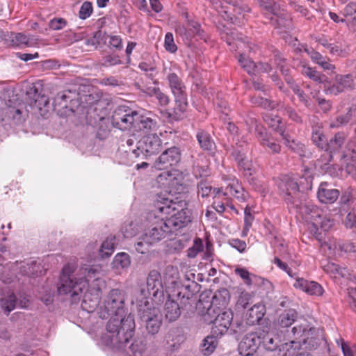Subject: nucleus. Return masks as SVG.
I'll use <instances>...</instances> for the list:
<instances>
[{
    "label": "nucleus",
    "instance_id": "nucleus-60",
    "mask_svg": "<svg viewBox=\"0 0 356 356\" xmlns=\"http://www.w3.org/2000/svg\"><path fill=\"white\" fill-rule=\"evenodd\" d=\"M67 24V22L64 18H54L49 22V26L51 29L58 31L64 28Z\"/></svg>",
    "mask_w": 356,
    "mask_h": 356
},
{
    "label": "nucleus",
    "instance_id": "nucleus-20",
    "mask_svg": "<svg viewBox=\"0 0 356 356\" xmlns=\"http://www.w3.org/2000/svg\"><path fill=\"white\" fill-rule=\"evenodd\" d=\"M296 289H300L310 296H321L323 289L318 283L314 281H308L304 278L296 277L293 284Z\"/></svg>",
    "mask_w": 356,
    "mask_h": 356
},
{
    "label": "nucleus",
    "instance_id": "nucleus-11",
    "mask_svg": "<svg viewBox=\"0 0 356 356\" xmlns=\"http://www.w3.org/2000/svg\"><path fill=\"white\" fill-rule=\"evenodd\" d=\"M138 118L139 115L137 111L122 105L114 111L111 117V124L120 130H129Z\"/></svg>",
    "mask_w": 356,
    "mask_h": 356
},
{
    "label": "nucleus",
    "instance_id": "nucleus-30",
    "mask_svg": "<svg viewBox=\"0 0 356 356\" xmlns=\"http://www.w3.org/2000/svg\"><path fill=\"white\" fill-rule=\"evenodd\" d=\"M298 313L293 309L285 310L280 314L277 318V325L283 328L289 327L296 321Z\"/></svg>",
    "mask_w": 356,
    "mask_h": 356
},
{
    "label": "nucleus",
    "instance_id": "nucleus-42",
    "mask_svg": "<svg viewBox=\"0 0 356 356\" xmlns=\"http://www.w3.org/2000/svg\"><path fill=\"white\" fill-rule=\"evenodd\" d=\"M339 244L341 242L337 241L336 240H330L321 243V248H323L325 252L328 251L327 254L332 257L341 256L342 252L339 250Z\"/></svg>",
    "mask_w": 356,
    "mask_h": 356
},
{
    "label": "nucleus",
    "instance_id": "nucleus-8",
    "mask_svg": "<svg viewBox=\"0 0 356 356\" xmlns=\"http://www.w3.org/2000/svg\"><path fill=\"white\" fill-rule=\"evenodd\" d=\"M79 94L70 90L58 93L54 99V111L59 115H69L80 106Z\"/></svg>",
    "mask_w": 356,
    "mask_h": 356
},
{
    "label": "nucleus",
    "instance_id": "nucleus-38",
    "mask_svg": "<svg viewBox=\"0 0 356 356\" xmlns=\"http://www.w3.org/2000/svg\"><path fill=\"white\" fill-rule=\"evenodd\" d=\"M304 47V51L306 52L312 59V60L321 67H334L330 64H328L325 60L323 56L314 51L313 48H309L307 46H302Z\"/></svg>",
    "mask_w": 356,
    "mask_h": 356
},
{
    "label": "nucleus",
    "instance_id": "nucleus-2",
    "mask_svg": "<svg viewBox=\"0 0 356 356\" xmlns=\"http://www.w3.org/2000/svg\"><path fill=\"white\" fill-rule=\"evenodd\" d=\"M124 301V291L113 289L98 312L101 318H109L106 325L108 334L104 337L106 344L119 350L126 348L136 327L134 316L125 314Z\"/></svg>",
    "mask_w": 356,
    "mask_h": 356
},
{
    "label": "nucleus",
    "instance_id": "nucleus-57",
    "mask_svg": "<svg viewBox=\"0 0 356 356\" xmlns=\"http://www.w3.org/2000/svg\"><path fill=\"white\" fill-rule=\"evenodd\" d=\"M10 38L12 46H19L23 44H28L29 42L27 37L21 33H11Z\"/></svg>",
    "mask_w": 356,
    "mask_h": 356
},
{
    "label": "nucleus",
    "instance_id": "nucleus-33",
    "mask_svg": "<svg viewBox=\"0 0 356 356\" xmlns=\"http://www.w3.org/2000/svg\"><path fill=\"white\" fill-rule=\"evenodd\" d=\"M197 140L200 147L204 150L211 152L215 147V143L210 134L204 130H199L196 135Z\"/></svg>",
    "mask_w": 356,
    "mask_h": 356
},
{
    "label": "nucleus",
    "instance_id": "nucleus-13",
    "mask_svg": "<svg viewBox=\"0 0 356 356\" xmlns=\"http://www.w3.org/2000/svg\"><path fill=\"white\" fill-rule=\"evenodd\" d=\"M137 149H133V154L138 158L143 154L147 157L159 153L162 149V141L157 134H147L139 143Z\"/></svg>",
    "mask_w": 356,
    "mask_h": 356
},
{
    "label": "nucleus",
    "instance_id": "nucleus-16",
    "mask_svg": "<svg viewBox=\"0 0 356 356\" xmlns=\"http://www.w3.org/2000/svg\"><path fill=\"white\" fill-rule=\"evenodd\" d=\"M213 192L216 195H222L223 196H227L230 194L239 202L245 201L248 196L247 193L245 192L241 184L235 178L229 179L225 188L224 186H221L220 188H215Z\"/></svg>",
    "mask_w": 356,
    "mask_h": 356
},
{
    "label": "nucleus",
    "instance_id": "nucleus-46",
    "mask_svg": "<svg viewBox=\"0 0 356 356\" xmlns=\"http://www.w3.org/2000/svg\"><path fill=\"white\" fill-rule=\"evenodd\" d=\"M40 266L36 261H32L21 266L20 270L23 275L28 276L38 275Z\"/></svg>",
    "mask_w": 356,
    "mask_h": 356
},
{
    "label": "nucleus",
    "instance_id": "nucleus-44",
    "mask_svg": "<svg viewBox=\"0 0 356 356\" xmlns=\"http://www.w3.org/2000/svg\"><path fill=\"white\" fill-rule=\"evenodd\" d=\"M147 94L149 96L155 97L161 106H165L169 103L168 97L163 93L159 88L153 87L148 88Z\"/></svg>",
    "mask_w": 356,
    "mask_h": 356
},
{
    "label": "nucleus",
    "instance_id": "nucleus-7",
    "mask_svg": "<svg viewBox=\"0 0 356 356\" xmlns=\"http://www.w3.org/2000/svg\"><path fill=\"white\" fill-rule=\"evenodd\" d=\"M160 213L154 209L149 213L147 217V222L144 225L145 229L142 236L152 245L159 242L170 233V229L165 227L164 218L158 215Z\"/></svg>",
    "mask_w": 356,
    "mask_h": 356
},
{
    "label": "nucleus",
    "instance_id": "nucleus-26",
    "mask_svg": "<svg viewBox=\"0 0 356 356\" xmlns=\"http://www.w3.org/2000/svg\"><path fill=\"white\" fill-rule=\"evenodd\" d=\"M266 312L265 307L261 304H255L247 312L245 319L249 325H254L259 323L264 317Z\"/></svg>",
    "mask_w": 356,
    "mask_h": 356
},
{
    "label": "nucleus",
    "instance_id": "nucleus-35",
    "mask_svg": "<svg viewBox=\"0 0 356 356\" xmlns=\"http://www.w3.org/2000/svg\"><path fill=\"white\" fill-rule=\"evenodd\" d=\"M218 345V340L214 336H207L202 341L200 346V351L204 355L212 354Z\"/></svg>",
    "mask_w": 356,
    "mask_h": 356
},
{
    "label": "nucleus",
    "instance_id": "nucleus-59",
    "mask_svg": "<svg viewBox=\"0 0 356 356\" xmlns=\"http://www.w3.org/2000/svg\"><path fill=\"white\" fill-rule=\"evenodd\" d=\"M164 47L168 51L171 53H175L177 50V47L174 42L172 33L169 32L166 33Z\"/></svg>",
    "mask_w": 356,
    "mask_h": 356
},
{
    "label": "nucleus",
    "instance_id": "nucleus-14",
    "mask_svg": "<svg viewBox=\"0 0 356 356\" xmlns=\"http://www.w3.org/2000/svg\"><path fill=\"white\" fill-rule=\"evenodd\" d=\"M264 335V330L261 329L245 334L238 345L240 354L244 356L252 355L261 344Z\"/></svg>",
    "mask_w": 356,
    "mask_h": 356
},
{
    "label": "nucleus",
    "instance_id": "nucleus-21",
    "mask_svg": "<svg viewBox=\"0 0 356 356\" xmlns=\"http://www.w3.org/2000/svg\"><path fill=\"white\" fill-rule=\"evenodd\" d=\"M138 316L143 323L147 322V318L152 319L161 318V312L158 307H154L152 302L145 300L144 304L138 306Z\"/></svg>",
    "mask_w": 356,
    "mask_h": 356
},
{
    "label": "nucleus",
    "instance_id": "nucleus-4",
    "mask_svg": "<svg viewBox=\"0 0 356 356\" xmlns=\"http://www.w3.org/2000/svg\"><path fill=\"white\" fill-rule=\"evenodd\" d=\"M216 29L221 39L230 47V50L242 49L241 52L239 51L238 55L235 56L241 67H257L253 59L247 54V53L250 54L255 47V45L249 42L247 37H242V35L239 34L236 29L229 28L221 23L216 25Z\"/></svg>",
    "mask_w": 356,
    "mask_h": 356
},
{
    "label": "nucleus",
    "instance_id": "nucleus-25",
    "mask_svg": "<svg viewBox=\"0 0 356 356\" xmlns=\"http://www.w3.org/2000/svg\"><path fill=\"white\" fill-rule=\"evenodd\" d=\"M175 97V107L172 109H170L168 111L169 116L174 120H179L182 114L186 111L188 102L186 94L184 95H179Z\"/></svg>",
    "mask_w": 356,
    "mask_h": 356
},
{
    "label": "nucleus",
    "instance_id": "nucleus-62",
    "mask_svg": "<svg viewBox=\"0 0 356 356\" xmlns=\"http://www.w3.org/2000/svg\"><path fill=\"white\" fill-rule=\"evenodd\" d=\"M309 122L312 127V136L323 132V124L316 117H312Z\"/></svg>",
    "mask_w": 356,
    "mask_h": 356
},
{
    "label": "nucleus",
    "instance_id": "nucleus-40",
    "mask_svg": "<svg viewBox=\"0 0 356 356\" xmlns=\"http://www.w3.org/2000/svg\"><path fill=\"white\" fill-rule=\"evenodd\" d=\"M284 10L280 8L276 14L269 17L270 24L275 29H280L286 26V15L284 13Z\"/></svg>",
    "mask_w": 356,
    "mask_h": 356
},
{
    "label": "nucleus",
    "instance_id": "nucleus-63",
    "mask_svg": "<svg viewBox=\"0 0 356 356\" xmlns=\"http://www.w3.org/2000/svg\"><path fill=\"white\" fill-rule=\"evenodd\" d=\"M145 346L146 344L143 339H137L129 346V349L133 353H141L145 351Z\"/></svg>",
    "mask_w": 356,
    "mask_h": 356
},
{
    "label": "nucleus",
    "instance_id": "nucleus-22",
    "mask_svg": "<svg viewBox=\"0 0 356 356\" xmlns=\"http://www.w3.org/2000/svg\"><path fill=\"white\" fill-rule=\"evenodd\" d=\"M332 159L333 154L327 150H325L316 160L315 167L321 170L323 173H328L331 176H334L336 174L335 168L330 163Z\"/></svg>",
    "mask_w": 356,
    "mask_h": 356
},
{
    "label": "nucleus",
    "instance_id": "nucleus-18",
    "mask_svg": "<svg viewBox=\"0 0 356 356\" xmlns=\"http://www.w3.org/2000/svg\"><path fill=\"white\" fill-rule=\"evenodd\" d=\"M314 217L315 218L312 221L309 229L314 233L316 238L321 241L323 240L322 232H326L329 231L332 228L333 222L330 219L323 216L321 211L318 214H315Z\"/></svg>",
    "mask_w": 356,
    "mask_h": 356
},
{
    "label": "nucleus",
    "instance_id": "nucleus-45",
    "mask_svg": "<svg viewBox=\"0 0 356 356\" xmlns=\"http://www.w3.org/2000/svg\"><path fill=\"white\" fill-rule=\"evenodd\" d=\"M355 110V107H350L346 114L338 116L336 120L330 124V127L335 128L346 124L351 119L353 111Z\"/></svg>",
    "mask_w": 356,
    "mask_h": 356
},
{
    "label": "nucleus",
    "instance_id": "nucleus-15",
    "mask_svg": "<svg viewBox=\"0 0 356 356\" xmlns=\"http://www.w3.org/2000/svg\"><path fill=\"white\" fill-rule=\"evenodd\" d=\"M26 94L29 97V104L34 111L39 113L42 116L45 115L48 112L49 97L39 93L35 86L31 87Z\"/></svg>",
    "mask_w": 356,
    "mask_h": 356
},
{
    "label": "nucleus",
    "instance_id": "nucleus-48",
    "mask_svg": "<svg viewBox=\"0 0 356 356\" xmlns=\"http://www.w3.org/2000/svg\"><path fill=\"white\" fill-rule=\"evenodd\" d=\"M261 344L268 350H274L278 346L277 342L275 341L272 335L264 331V335L261 339Z\"/></svg>",
    "mask_w": 356,
    "mask_h": 356
},
{
    "label": "nucleus",
    "instance_id": "nucleus-61",
    "mask_svg": "<svg viewBox=\"0 0 356 356\" xmlns=\"http://www.w3.org/2000/svg\"><path fill=\"white\" fill-rule=\"evenodd\" d=\"M312 140L318 148L325 149L327 143L325 136L323 132L312 136Z\"/></svg>",
    "mask_w": 356,
    "mask_h": 356
},
{
    "label": "nucleus",
    "instance_id": "nucleus-47",
    "mask_svg": "<svg viewBox=\"0 0 356 356\" xmlns=\"http://www.w3.org/2000/svg\"><path fill=\"white\" fill-rule=\"evenodd\" d=\"M213 189L211 186L206 181H201L197 185V193L199 195H201L202 197H206L209 196V194H214V197H216L218 195L213 192Z\"/></svg>",
    "mask_w": 356,
    "mask_h": 356
},
{
    "label": "nucleus",
    "instance_id": "nucleus-19",
    "mask_svg": "<svg viewBox=\"0 0 356 356\" xmlns=\"http://www.w3.org/2000/svg\"><path fill=\"white\" fill-rule=\"evenodd\" d=\"M257 138L264 148H268L273 153H279L281 150V146L277 143L276 140L268 134L265 129L257 126Z\"/></svg>",
    "mask_w": 356,
    "mask_h": 356
},
{
    "label": "nucleus",
    "instance_id": "nucleus-52",
    "mask_svg": "<svg viewBox=\"0 0 356 356\" xmlns=\"http://www.w3.org/2000/svg\"><path fill=\"white\" fill-rule=\"evenodd\" d=\"M236 275L240 276L244 281L245 284L250 286L252 283L253 278H255V275L249 273V271L244 268H236L235 269Z\"/></svg>",
    "mask_w": 356,
    "mask_h": 356
},
{
    "label": "nucleus",
    "instance_id": "nucleus-32",
    "mask_svg": "<svg viewBox=\"0 0 356 356\" xmlns=\"http://www.w3.org/2000/svg\"><path fill=\"white\" fill-rule=\"evenodd\" d=\"M232 155L241 169L251 174L252 164L247 159L245 152L242 149L238 148L234 149Z\"/></svg>",
    "mask_w": 356,
    "mask_h": 356
},
{
    "label": "nucleus",
    "instance_id": "nucleus-24",
    "mask_svg": "<svg viewBox=\"0 0 356 356\" xmlns=\"http://www.w3.org/2000/svg\"><path fill=\"white\" fill-rule=\"evenodd\" d=\"M282 136L284 140L285 145L292 151L296 152L300 156L309 158L312 156L311 152H309L303 144L291 138L284 132H282Z\"/></svg>",
    "mask_w": 356,
    "mask_h": 356
},
{
    "label": "nucleus",
    "instance_id": "nucleus-55",
    "mask_svg": "<svg viewBox=\"0 0 356 356\" xmlns=\"http://www.w3.org/2000/svg\"><path fill=\"white\" fill-rule=\"evenodd\" d=\"M202 249L203 243L202 240L197 238L194 241L193 246L188 248L187 255L190 258H194Z\"/></svg>",
    "mask_w": 356,
    "mask_h": 356
},
{
    "label": "nucleus",
    "instance_id": "nucleus-31",
    "mask_svg": "<svg viewBox=\"0 0 356 356\" xmlns=\"http://www.w3.org/2000/svg\"><path fill=\"white\" fill-rule=\"evenodd\" d=\"M168 80L169 86L175 96L186 94L184 83L176 74H170L168 76Z\"/></svg>",
    "mask_w": 356,
    "mask_h": 356
},
{
    "label": "nucleus",
    "instance_id": "nucleus-28",
    "mask_svg": "<svg viewBox=\"0 0 356 356\" xmlns=\"http://www.w3.org/2000/svg\"><path fill=\"white\" fill-rule=\"evenodd\" d=\"M347 136L343 132L337 133L326 144L324 150H327L333 154L338 152L346 140Z\"/></svg>",
    "mask_w": 356,
    "mask_h": 356
},
{
    "label": "nucleus",
    "instance_id": "nucleus-43",
    "mask_svg": "<svg viewBox=\"0 0 356 356\" xmlns=\"http://www.w3.org/2000/svg\"><path fill=\"white\" fill-rule=\"evenodd\" d=\"M299 209L303 218L311 222L315 218L314 216L320 211L317 207L307 204L300 205Z\"/></svg>",
    "mask_w": 356,
    "mask_h": 356
},
{
    "label": "nucleus",
    "instance_id": "nucleus-23",
    "mask_svg": "<svg viewBox=\"0 0 356 356\" xmlns=\"http://www.w3.org/2000/svg\"><path fill=\"white\" fill-rule=\"evenodd\" d=\"M339 195V191L337 189L330 188L326 182L321 183L317 193V197L319 201L325 204H331L334 202Z\"/></svg>",
    "mask_w": 356,
    "mask_h": 356
},
{
    "label": "nucleus",
    "instance_id": "nucleus-54",
    "mask_svg": "<svg viewBox=\"0 0 356 356\" xmlns=\"http://www.w3.org/2000/svg\"><path fill=\"white\" fill-rule=\"evenodd\" d=\"M302 73L315 81L323 82L326 81V77L321 75L315 68H304Z\"/></svg>",
    "mask_w": 356,
    "mask_h": 356
},
{
    "label": "nucleus",
    "instance_id": "nucleus-56",
    "mask_svg": "<svg viewBox=\"0 0 356 356\" xmlns=\"http://www.w3.org/2000/svg\"><path fill=\"white\" fill-rule=\"evenodd\" d=\"M110 33H108L107 29L104 30H97L94 33L93 40L95 42H92L93 44L97 43V44H100L102 43L106 44V40L108 38Z\"/></svg>",
    "mask_w": 356,
    "mask_h": 356
},
{
    "label": "nucleus",
    "instance_id": "nucleus-37",
    "mask_svg": "<svg viewBox=\"0 0 356 356\" xmlns=\"http://www.w3.org/2000/svg\"><path fill=\"white\" fill-rule=\"evenodd\" d=\"M131 264V260L129 254L125 252L117 254L113 261L112 267L116 270L127 268Z\"/></svg>",
    "mask_w": 356,
    "mask_h": 356
},
{
    "label": "nucleus",
    "instance_id": "nucleus-27",
    "mask_svg": "<svg viewBox=\"0 0 356 356\" xmlns=\"http://www.w3.org/2000/svg\"><path fill=\"white\" fill-rule=\"evenodd\" d=\"M164 314L169 322L177 321L181 315L179 304L172 300H168L164 306Z\"/></svg>",
    "mask_w": 356,
    "mask_h": 356
},
{
    "label": "nucleus",
    "instance_id": "nucleus-49",
    "mask_svg": "<svg viewBox=\"0 0 356 356\" xmlns=\"http://www.w3.org/2000/svg\"><path fill=\"white\" fill-rule=\"evenodd\" d=\"M147 322H145L144 323L145 324V326H146V329L148 332V333L151 334H156L159 330H160V327L161 326V323H162V320L161 318L160 319H152L151 321H149L150 318H147Z\"/></svg>",
    "mask_w": 356,
    "mask_h": 356
},
{
    "label": "nucleus",
    "instance_id": "nucleus-9",
    "mask_svg": "<svg viewBox=\"0 0 356 356\" xmlns=\"http://www.w3.org/2000/svg\"><path fill=\"white\" fill-rule=\"evenodd\" d=\"M140 291L145 299H147L149 296H152L156 301H162L164 291L161 273L156 270H151L147 275L145 284L140 288Z\"/></svg>",
    "mask_w": 356,
    "mask_h": 356
},
{
    "label": "nucleus",
    "instance_id": "nucleus-29",
    "mask_svg": "<svg viewBox=\"0 0 356 356\" xmlns=\"http://www.w3.org/2000/svg\"><path fill=\"white\" fill-rule=\"evenodd\" d=\"M257 3L263 15L270 17L276 14L281 8L275 0H257Z\"/></svg>",
    "mask_w": 356,
    "mask_h": 356
},
{
    "label": "nucleus",
    "instance_id": "nucleus-58",
    "mask_svg": "<svg viewBox=\"0 0 356 356\" xmlns=\"http://www.w3.org/2000/svg\"><path fill=\"white\" fill-rule=\"evenodd\" d=\"M244 213V227L242 232L243 236H245L248 234V232H249L254 220L253 216L250 213V211L248 209H245Z\"/></svg>",
    "mask_w": 356,
    "mask_h": 356
},
{
    "label": "nucleus",
    "instance_id": "nucleus-51",
    "mask_svg": "<svg viewBox=\"0 0 356 356\" xmlns=\"http://www.w3.org/2000/svg\"><path fill=\"white\" fill-rule=\"evenodd\" d=\"M265 121L267 122V124L271 127L273 129L280 133L282 135V132L284 131H283L282 127L283 124L281 121V119L275 116V118H272L271 116H266Z\"/></svg>",
    "mask_w": 356,
    "mask_h": 356
},
{
    "label": "nucleus",
    "instance_id": "nucleus-10",
    "mask_svg": "<svg viewBox=\"0 0 356 356\" xmlns=\"http://www.w3.org/2000/svg\"><path fill=\"white\" fill-rule=\"evenodd\" d=\"M204 321L207 324H213L215 332L220 334L227 332L233 319V314L231 310L216 311L211 305L207 312L203 315Z\"/></svg>",
    "mask_w": 356,
    "mask_h": 356
},
{
    "label": "nucleus",
    "instance_id": "nucleus-34",
    "mask_svg": "<svg viewBox=\"0 0 356 356\" xmlns=\"http://www.w3.org/2000/svg\"><path fill=\"white\" fill-rule=\"evenodd\" d=\"M138 128L145 134H150L152 131H155L159 127L158 122L155 119L147 116H139Z\"/></svg>",
    "mask_w": 356,
    "mask_h": 356
},
{
    "label": "nucleus",
    "instance_id": "nucleus-3",
    "mask_svg": "<svg viewBox=\"0 0 356 356\" xmlns=\"http://www.w3.org/2000/svg\"><path fill=\"white\" fill-rule=\"evenodd\" d=\"M185 201L175 202L168 197H159L156 202V211L162 215L170 216L164 218L165 227L170 233L186 227L191 220L190 211L186 207Z\"/></svg>",
    "mask_w": 356,
    "mask_h": 356
},
{
    "label": "nucleus",
    "instance_id": "nucleus-36",
    "mask_svg": "<svg viewBox=\"0 0 356 356\" xmlns=\"http://www.w3.org/2000/svg\"><path fill=\"white\" fill-rule=\"evenodd\" d=\"M17 304V298L13 293L0 299V307L6 315L15 309Z\"/></svg>",
    "mask_w": 356,
    "mask_h": 356
},
{
    "label": "nucleus",
    "instance_id": "nucleus-53",
    "mask_svg": "<svg viewBox=\"0 0 356 356\" xmlns=\"http://www.w3.org/2000/svg\"><path fill=\"white\" fill-rule=\"evenodd\" d=\"M152 244L149 243L148 241L143 238V236L141 235L138 239V241L135 244L136 251L140 254H145L148 252L150 246Z\"/></svg>",
    "mask_w": 356,
    "mask_h": 356
},
{
    "label": "nucleus",
    "instance_id": "nucleus-17",
    "mask_svg": "<svg viewBox=\"0 0 356 356\" xmlns=\"http://www.w3.org/2000/svg\"><path fill=\"white\" fill-rule=\"evenodd\" d=\"M181 158L180 151L177 147L165 150L156 161L154 166L159 170L168 169L177 164Z\"/></svg>",
    "mask_w": 356,
    "mask_h": 356
},
{
    "label": "nucleus",
    "instance_id": "nucleus-12",
    "mask_svg": "<svg viewBox=\"0 0 356 356\" xmlns=\"http://www.w3.org/2000/svg\"><path fill=\"white\" fill-rule=\"evenodd\" d=\"M281 195L284 200L289 204L298 207L300 190L297 178L289 175H283L277 184Z\"/></svg>",
    "mask_w": 356,
    "mask_h": 356
},
{
    "label": "nucleus",
    "instance_id": "nucleus-39",
    "mask_svg": "<svg viewBox=\"0 0 356 356\" xmlns=\"http://www.w3.org/2000/svg\"><path fill=\"white\" fill-rule=\"evenodd\" d=\"M341 159L348 165L356 163V148L353 147V144L348 143L346 145L341 155Z\"/></svg>",
    "mask_w": 356,
    "mask_h": 356
},
{
    "label": "nucleus",
    "instance_id": "nucleus-6",
    "mask_svg": "<svg viewBox=\"0 0 356 356\" xmlns=\"http://www.w3.org/2000/svg\"><path fill=\"white\" fill-rule=\"evenodd\" d=\"M186 21L184 25L176 28L177 35L181 38L186 44L190 46L193 40L196 42L203 41L208 43L210 40V35L204 29L201 24L193 19L188 17V13H186Z\"/></svg>",
    "mask_w": 356,
    "mask_h": 356
},
{
    "label": "nucleus",
    "instance_id": "nucleus-5",
    "mask_svg": "<svg viewBox=\"0 0 356 356\" xmlns=\"http://www.w3.org/2000/svg\"><path fill=\"white\" fill-rule=\"evenodd\" d=\"M286 341L280 346V350L286 351L282 356H294L296 350L302 345L306 348H314L318 345L315 328L307 324L297 325L291 331H287Z\"/></svg>",
    "mask_w": 356,
    "mask_h": 356
},
{
    "label": "nucleus",
    "instance_id": "nucleus-64",
    "mask_svg": "<svg viewBox=\"0 0 356 356\" xmlns=\"http://www.w3.org/2000/svg\"><path fill=\"white\" fill-rule=\"evenodd\" d=\"M345 225L348 228H356L355 208H353L352 210L348 213L345 220Z\"/></svg>",
    "mask_w": 356,
    "mask_h": 356
},
{
    "label": "nucleus",
    "instance_id": "nucleus-41",
    "mask_svg": "<svg viewBox=\"0 0 356 356\" xmlns=\"http://www.w3.org/2000/svg\"><path fill=\"white\" fill-rule=\"evenodd\" d=\"M115 244V237L110 236L102 243L100 248V254L102 257L111 256L114 252Z\"/></svg>",
    "mask_w": 356,
    "mask_h": 356
},
{
    "label": "nucleus",
    "instance_id": "nucleus-1",
    "mask_svg": "<svg viewBox=\"0 0 356 356\" xmlns=\"http://www.w3.org/2000/svg\"><path fill=\"white\" fill-rule=\"evenodd\" d=\"M70 265L63 268L58 287L60 294H70L72 297L83 293L82 307L91 312L99 302L101 291L105 286L102 280L104 275L102 267L99 265H85L81 267L74 275Z\"/></svg>",
    "mask_w": 356,
    "mask_h": 356
},
{
    "label": "nucleus",
    "instance_id": "nucleus-50",
    "mask_svg": "<svg viewBox=\"0 0 356 356\" xmlns=\"http://www.w3.org/2000/svg\"><path fill=\"white\" fill-rule=\"evenodd\" d=\"M92 3L90 1H85L81 5L79 11V17L81 19H86L92 14Z\"/></svg>",
    "mask_w": 356,
    "mask_h": 356
}]
</instances>
